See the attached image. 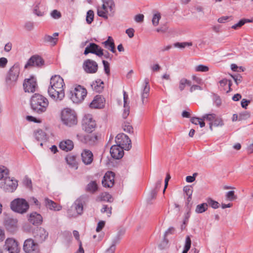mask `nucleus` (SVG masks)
<instances>
[{"label":"nucleus","instance_id":"f257e3e1","mask_svg":"<svg viewBox=\"0 0 253 253\" xmlns=\"http://www.w3.org/2000/svg\"><path fill=\"white\" fill-rule=\"evenodd\" d=\"M65 84L63 78L59 75H54L50 80V85L48 89V94L54 100L61 101L65 96Z\"/></svg>","mask_w":253,"mask_h":253},{"label":"nucleus","instance_id":"f03ea898","mask_svg":"<svg viewBox=\"0 0 253 253\" xmlns=\"http://www.w3.org/2000/svg\"><path fill=\"white\" fill-rule=\"evenodd\" d=\"M48 104V99L38 93L34 94L31 99V105L32 109L38 113L45 112Z\"/></svg>","mask_w":253,"mask_h":253},{"label":"nucleus","instance_id":"7ed1b4c3","mask_svg":"<svg viewBox=\"0 0 253 253\" xmlns=\"http://www.w3.org/2000/svg\"><path fill=\"white\" fill-rule=\"evenodd\" d=\"M102 4L97 7V15L106 19L115 12V4L113 0H102Z\"/></svg>","mask_w":253,"mask_h":253},{"label":"nucleus","instance_id":"20e7f679","mask_svg":"<svg viewBox=\"0 0 253 253\" xmlns=\"http://www.w3.org/2000/svg\"><path fill=\"white\" fill-rule=\"evenodd\" d=\"M10 207L13 211L21 214L26 213L29 209L28 203L23 198L15 199L11 202Z\"/></svg>","mask_w":253,"mask_h":253},{"label":"nucleus","instance_id":"39448f33","mask_svg":"<svg viewBox=\"0 0 253 253\" xmlns=\"http://www.w3.org/2000/svg\"><path fill=\"white\" fill-rule=\"evenodd\" d=\"M61 120L68 126H72L77 123V119L75 111L70 108H65L61 112Z\"/></svg>","mask_w":253,"mask_h":253},{"label":"nucleus","instance_id":"423d86ee","mask_svg":"<svg viewBox=\"0 0 253 253\" xmlns=\"http://www.w3.org/2000/svg\"><path fill=\"white\" fill-rule=\"evenodd\" d=\"M86 94V89L83 86L78 85L71 91V98L74 102L78 103L84 100Z\"/></svg>","mask_w":253,"mask_h":253},{"label":"nucleus","instance_id":"0eeeda50","mask_svg":"<svg viewBox=\"0 0 253 253\" xmlns=\"http://www.w3.org/2000/svg\"><path fill=\"white\" fill-rule=\"evenodd\" d=\"M96 126L95 121L91 115H85L82 120V127L86 132H92Z\"/></svg>","mask_w":253,"mask_h":253},{"label":"nucleus","instance_id":"6e6552de","mask_svg":"<svg viewBox=\"0 0 253 253\" xmlns=\"http://www.w3.org/2000/svg\"><path fill=\"white\" fill-rule=\"evenodd\" d=\"M150 93V86L148 79H145L140 93V101L138 103L141 105L146 104L148 102Z\"/></svg>","mask_w":253,"mask_h":253},{"label":"nucleus","instance_id":"1a4fd4ad","mask_svg":"<svg viewBox=\"0 0 253 253\" xmlns=\"http://www.w3.org/2000/svg\"><path fill=\"white\" fill-rule=\"evenodd\" d=\"M115 141L117 145L123 149L128 150L131 147L130 139L124 133L118 134L116 137Z\"/></svg>","mask_w":253,"mask_h":253},{"label":"nucleus","instance_id":"9d476101","mask_svg":"<svg viewBox=\"0 0 253 253\" xmlns=\"http://www.w3.org/2000/svg\"><path fill=\"white\" fill-rule=\"evenodd\" d=\"M17 181L15 179L11 178L10 177L5 179L0 183V187L5 191L8 192H13L17 188Z\"/></svg>","mask_w":253,"mask_h":253},{"label":"nucleus","instance_id":"9b49d317","mask_svg":"<svg viewBox=\"0 0 253 253\" xmlns=\"http://www.w3.org/2000/svg\"><path fill=\"white\" fill-rule=\"evenodd\" d=\"M23 85L25 92L29 93L34 92L38 87L36 79L34 77L26 79Z\"/></svg>","mask_w":253,"mask_h":253},{"label":"nucleus","instance_id":"f8f14e48","mask_svg":"<svg viewBox=\"0 0 253 253\" xmlns=\"http://www.w3.org/2000/svg\"><path fill=\"white\" fill-rule=\"evenodd\" d=\"M23 250L26 253H38L39 245L32 239H28L24 242Z\"/></svg>","mask_w":253,"mask_h":253},{"label":"nucleus","instance_id":"ddd939ff","mask_svg":"<svg viewBox=\"0 0 253 253\" xmlns=\"http://www.w3.org/2000/svg\"><path fill=\"white\" fill-rule=\"evenodd\" d=\"M89 53L94 54L100 57L103 55V49L95 43H90L84 51V54L87 55Z\"/></svg>","mask_w":253,"mask_h":253},{"label":"nucleus","instance_id":"4468645a","mask_svg":"<svg viewBox=\"0 0 253 253\" xmlns=\"http://www.w3.org/2000/svg\"><path fill=\"white\" fill-rule=\"evenodd\" d=\"M20 73V66L16 63L10 68L6 77V82H16L18 78Z\"/></svg>","mask_w":253,"mask_h":253},{"label":"nucleus","instance_id":"2eb2a0df","mask_svg":"<svg viewBox=\"0 0 253 253\" xmlns=\"http://www.w3.org/2000/svg\"><path fill=\"white\" fill-rule=\"evenodd\" d=\"M83 205L80 200H76L71 209L68 210V214L70 216L76 217L83 213Z\"/></svg>","mask_w":253,"mask_h":253},{"label":"nucleus","instance_id":"dca6fc26","mask_svg":"<svg viewBox=\"0 0 253 253\" xmlns=\"http://www.w3.org/2000/svg\"><path fill=\"white\" fill-rule=\"evenodd\" d=\"M5 249L9 253H19L20 248L18 242L13 238H8L5 242Z\"/></svg>","mask_w":253,"mask_h":253},{"label":"nucleus","instance_id":"f3484780","mask_svg":"<svg viewBox=\"0 0 253 253\" xmlns=\"http://www.w3.org/2000/svg\"><path fill=\"white\" fill-rule=\"evenodd\" d=\"M44 61L42 58L39 55H33L28 61L25 65V68H27L29 66L41 67L43 65Z\"/></svg>","mask_w":253,"mask_h":253},{"label":"nucleus","instance_id":"a211bd4d","mask_svg":"<svg viewBox=\"0 0 253 253\" xmlns=\"http://www.w3.org/2000/svg\"><path fill=\"white\" fill-rule=\"evenodd\" d=\"M84 68L85 71L88 73H95L97 71L98 65L95 61L87 59L84 63Z\"/></svg>","mask_w":253,"mask_h":253},{"label":"nucleus","instance_id":"6ab92c4d","mask_svg":"<svg viewBox=\"0 0 253 253\" xmlns=\"http://www.w3.org/2000/svg\"><path fill=\"white\" fill-rule=\"evenodd\" d=\"M115 174L112 171H107L102 180V183L104 187H111L114 184Z\"/></svg>","mask_w":253,"mask_h":253},{"label":"nucleus","instance_id":"aec40b11","mask_svg":"<svg viewBox=\"0 0 253 253\" xmlns=\"http://www.w3.org/2000/svg\"><path fill=\"white\" fill-rule=\"evenodd\" d=\"M105 99L100 95H96L90 103L89 106L91 108H102L104 106Z\"/></svg>","mask_w":253,"mask_h":253},{"label":"nucleus","instance_id":"412c9836","mask_svg":"<svg viewBox=\"0 0 253 253\" xmlns=\"http://www.w3.org/2000/svg\"><path fill=\"white\" fill-rule=\"evenodd\" d=\"M123 150L119 145H113L110 149L111 155L114 159H119L122 158L124 155Z\"/></svg>","mask_w":253,"mask_h":253},{"label":"nucleus","instance_id":"4be33fe9","mask_svg":"<svg viewBox=\"0 0 253 253\" xmlns=\"http://www.w3.org/2000/svg\"><path fill=\"white\" fill-rule=\"evenodd\" d=\"M59 147L62 150L68 152L73 149L74 144L73 141L70 139H65L59 143Z\"/></svg>","mask_w":253,"mask_h":253},{"label":"nucleus","instance_id":"5701e85b","mask_svg":"<svg viewBox=\"0 0 253 253\" xmlns=\"http://www.w3.org/2000/svg\"><path fill=\"white\" fill-rule=\"evenodd\" d=\"M82 160L85 165H90L93 160L92 153L89 150H84L82 153Z\"/></svg>","mask_w":253,"mask_h":253},{"label":"nucleus","instance_id":"b1692460","mask_svg":"<svg viewBox=\"0 0 253 253\" xmlns=\"http://www.w3.org/2000/svg\"><path fill=\"white\" fill-rule=\"evenodd\" d=\"M35 238L39 242L44 241L48 236V233L43 228L38 229L35 233Z\"/></svg>","mask_w":253,"mask_h":253},{"label":"nucleus","instance_id":"393cba45","mask_svg":"<svg viewBox=\"0 0 253 253\" xmlns=\"http://www.w3.org/2000/svg\"><path fill=\"white\" fill-rule=\"evenodd\" d=\"M84 136V142L89 144H93L98 139L99 136L97 133L88 132Z\"/></svg>","mask_w":253,"mask_h":253},{"label":"nucleus","instance_id":"a878e982","mask_svg":"<svg viewBox=\"0 0 253 253\" xmlns=\"http://www.w3.org/2000/svg\"><path fill=\"white\" fill-rule=\"evenodd\" d=\"M28 220L33 224H40L42 221V218L41 214L37 212H32L29 215Z\"/></svg>","mask_w":253,"mask_h":253},{"label":"nucleus","instance_id":"bb28decb","mask_svg":"<svg viewBox=\"0 0 253 253\" xmlns=\"http://www.w3.org/2000/svg\"><path fill=\"white\" fill-rule=\"evenodd\" d=\"M45 206L50 210L59 211L61 210L62 207L55 203L54 201L49 200L48 198H45Z\"/></svg>","mask_w":253,"mask_h":253},{"label":"nucleus","instance_id":"cd10ccee","mask_svg":"<svg viewBox=\"0 0 253 253\" xmlns=\"http://www.w3.org/2000/svg\"><path fill=\"white\" fill-rule=\"evenodd\" d=\"M102 44L106 49L109 50L112 53L116 52L114 40L111 37H108L107 40L103 42Z\"/></svg>","mask_w":253,"mask_h":253},{"label":"nucleus","instance_id":"c85d7f7f","mask_svg":"<svg viewBox=\"0 0 253 253\" xmlns=\"http://www.w3.org/2000/svg\"><path fill=\"white\" fill-rule=\"evenodd\" d=\"M65 159L67 163L71 168L75 169H78V163L76 161V156L72 155H68L67 156Z\"/></svg>","mask_w":253,"mask_h":253},{"label":"nucleus","instance_id":"c756f323","mask_svg":"<svg viewBox=\"0 0 253 253\" xmlns=\"http://www.w3.org/2000/svg\"><path fill=\"white\" fill-rule=\"evenodd\" d=\"M224 122L223 119L221 117H218L216 116L215 119L213 120L212 122L209 123V127L211 130H212L213 126L216 127H221L223 126Z\"/></svg>","mask_w":253,"mask_h":253},{"label":"nucleus","instance_id":"7c9ffc66","mask_svg":"<svg viewBox=\"0 0 253 253\" xmlns=\"http://www.w3.org/2000/svg\"><path fill=\"white\" fill-rule=\"evenodd\" d=\"M103 82L101 80H98L93 82L91 86L92 88L96 92H100L103 89Z\"/></svg>","mask_w":253,"mask_h":253},{"label":"nucleus","instance_id":"2f4dec72","mask_svg":"<svg viewBox=\"0 0 253 253\" xmlns=\"http://www.w3.org/2000/svg\"><path fill=\"white\" fill-rule=\"evenodd\" d=\"M58 36V33H54L53 34V36L46 35L44 37V41L46 42H50L52 45H54L56 44L57 41V38H56V37Z\"/></svg>","mask_w":253,"mask_h":253},{"label":"nucleus","instance_id":"473e14b6","mask_svg":"<svg viewBox=\"0 0 253 253\" xmlns=\"http://www.w3.org/2000/svg\"><path fill=\"white\" fill-rule=\"evenodd\" d=\"M9 170L4 166L0 167V180L3 181L9 177Z\"/></svg>","mask_w":253,"mask_h":253},{"label":"nucleus","instance_id":"72a5a7b5","mask_svg":"<svg viewBox=\"0 0 253 253\" xmlns=\"http://www.w3.org/2000/svg\"><path fill=\"white\" fill-rule=\"evenodd\" d=\"M191 82L186 78H182L180 80L178 85V88L180 91L184 89L186 85H191Z\"/></svg>","mask_w":253,"mask_h":253},{"label":"nucleus","instance_id":"f704fd0d","mask_svg":"<svg viewBox=\"0 0 253 253\" xmlns=\"http://www.w3.org/2000/svg\"><path fill=\"white\" fill-rule=\"evenodd\" d=\"M34 136L36 139L39 141H42L46 139L45 132L41 129H39L35 131Z\"/></svg>","mask_w":253,"mask_h":253},{"label":"nucleus","instance_id":"c9c22d12","mask_svg":"<svg viewBox=\"0 0 253 253\" xmlns=\"http://www.w3.org/2000/svg\"><path fill=\"white\" fill-rule=\"evenodd\" d=\"M190 122L194 125H199L201 127H203L205 126V123L202 117L201 118L192 117L190 119Z\"/></svg>","mask_w":253,"mask_h":253},{"label":"nucleus","instance_id":"e433bc0d","mask_svg":"<svg viewBox=\"0 0 253 253\" xmlns=\"http://www.w3.org/2000/svg\"><path fill=\"white\" fill-rule=\"evenodd\" d=\"M253 20L249 19H242L240 20L238 23L232 26L231 28L234 30H237L240 28L246 23L253 22Z\"/></svg>","mask_w":253,"mask_h":253},{"label":"nucleus","instance_id":"4c0bfd02","mask_svg":"<svg viewBox=\"0 0 253 253\" xmlns=\"http://www.w3.org/2000/svg\"><path fill=\"white\" fill-rule=\"evenodd\" d=\"M98 200L100 201H107L111 202L112 198L110 194L108 193L104 192L101 193L98 197Z\"/></svg>","mask_w":253,"mask_h":253},{"label":"nucleus","instance_id":"58836bf2","mask_svg":"<svg viewBox=\"0 0 253 253\" xmlns=\"http://www.w3.org/2000/svg\"><path fill=\"white\" fill-rule=\"evenodd\" d=\"M97 188L98 186L96 182L94 181H91L87 184L86 187V190L88 192L94 193L97 190Z\"/></svg>","mask_w":253,"mask_h":253},{"label":"nucleus","instance_id":"ea45409f","mask_svg":"<svg viewBox=\"0 0 253 253\" xmlns=\"http://www.w3.org/2000/svg\"><path fill=\"white\" fill-rule=\"evenodd\" d=\"M73 235L77 240L79 241L80 243L79 250L76 253H84V250L82 247V242L80 240V235L78 231L76 230L74 231Z\"/></svg>","mask_w":253,"mask_h":253},{"label":"nucleus","instance_id":"a19ab883","mask_svg":"<svg viewBox=\"0 0 253 253\" xmlns=\"http://www.w3.org/2000/svg\"><path fill=\"white\" fill-rule=\"evenodd\" d=\"M208 204L203 203L197 206L195 211L197 213H202L208 209Z\"/></svg>","mask_w":253,"mask_h":253},{"label":"nucleus","instance_id":"79ce46f5","mask_svg":"<svg viewBox=\"0 0 253 253\" xmlns=\"http://www.w3.org/2000/svg\"><path fill=\"white\" fill-rule=\"evenodd\" d=\"M194 70L197 72H207L209 71L208 66L200 64L195 67Z\"/></svg>","mask_w":253,"mask_h":253},{"label":"nucleus","instance_id":"37998d69","mask_svg":"<svg viewBox=\"0 0 253 253\" xmlns=\"http://www.w3.org/2000/svg\"><path fill=\"white\" fill-rule=\"evenodd\" d=\"M216 117V114L214 113L206 114L202 116L204 121L205 120L208 121L210 122H212L213 120Z\"/></svg>","mask_w":253,"mask_h":253},{"label":"nucleus","instance_id":"c03bdc74","mask_svg":"<svg viewBox=\"0 0 253 253\" xmlns=\"http://www.w3.org/2000/svg\"><path fill=\"white\" fill-rule=\"evenodd\" d=\"M94 18V12L92 10H89L86 14V22L90 24L93 21Z\"/></svg>","mask_w":253,"mask_h":253},{"label":"nucleus","instance_id":"a18cd8bd","mask_svg":"<svg viewBox=\"0 0 253 253\" xmlns=\"http://www.w3.org/2000/svg\"><path fill=\"white\" fill-rule=\"evenodd\" d=\"M192 45V43L191 42H176L174 44V47L179 48H183L186 46H191Z\"/></svg>","mask_w":253,"mask_h":253},{"label":"nucleus","instance_id":"49530a36","mask_svg":"<svg viewBox=\"0 0 253 253\" xmlns=\"http://www.w3.org/2000/svg\"><path fill=\"white\" fill-rule=\"evenodd\" d=\"M7 222V225L8 227L16 228L17 227L18 220L16 219H10Z\"/></svg>","mask_w":253,"mask_h":253},{"label":"nucleus","instance_id":"de8ad7c7","mask_svg":"<svg viewBox=\"0 0 253 253\" xmlns=\"http://www.w3.org/2000/svg\"><path fill=\"white\" fill-rule=\"evenodd\" d=\"M161 18V16L160 13H156L154 15L152 20L154 26H156L159 24V22Z\"/></svg>","mask_w":253,"mask_h":253},{"label":"nucleus","instance_id":"09e8293b","mask_svg":"<svg viewBox=\"0 0 253 253\" xmlns=\"http://www.w3.org/2000/svg\"><path fill=\"white\" fill-rule=\"evenodd\" d=\"M220 86L222 87H224L226 85L228 84L229 89L230 88L231 85V82L230 81H228L226 79H224L219 82Z\"/></svg>","mask_w":253,"mask_h":253},{"label":"nucleus","instance_id":"8fccbe9b","mask_svg":"<svg viewBox=\"0 0 253 253\" xmlns=\"http://www.w3.org/2000/svg\"><path fill=\"white\" fill-rule=\"evenodd\" d=\"M124 111L122 114V117L124 119H126L129 114V106L128 104L124 105Z\"/></svg>","mask_w":253,"mask_h":253},{"label":"nucleus","instance_id":"3c124183","mask_svg":"<svg viewBox=\"0 0 253 253\" xmlns=\"http://www.w3.org/2000/svg\"><path fill=\"white\" fill-rule=\"evenodd\" d=\"M124 111L122 114V117L124 119H126L129 114V106L128 104L124 105Z\"/></svg>","mask_w":253,"mask_h":253},{"label":"nucleus","instance_id":"603ef678","mask_svg":"<svg viewBox=\"0 0 253 253\" xmlns=\"http://www.w3.org/2000/svg\"><path fill=\"white\" fill-rule=\"evenodd\" d=\"M207 203L208 205H209L213 209H217L219 207V203L211 199H208L207 200Z\"/></svg>","mask_w":253,"mask_h":253},{"label":"nucleus","instance_id":"864d4df0","mask_svg":"<svg viewBox=\"0 0 253 253\" xmlns=\"http://www.w3.org/2000/svg\"><path fill=\"white\" fill-rule=\"evenodd\" d=\"M226 198L229 201H233L234 200L236 199L237 197L234 194V191H230L228 192L226 195Z\"/></svg>","mask_w":253,"mask_h":253},{"label":"nucleus","instance_id":"5fc2aeb1","mask_svg":"<svg viewBox=\"0 0 253 253\" xmlns=\"http://www.w3.org/2000/svg\"><path fill=\"white\" fill-rule=\"evenodd\" d=\"M101 211L102 213L106 212L108 216H110L112 213L111 208H109L106 205H104L103 206V208L101 209Z\"/></svg>","mask_w":253,"mask_h":253},{"label":"nucleus","instance_id":"6e6d98bb","mask_svg":"<svg viewBox=\"0 0 253 253\" xmlns=\"http://www.w3.org/2000/svg\"><path fill=\"white\" fill-rule=\"evenodd\" d=\"M191 246V240L189 236H186L184 249L189 250Z\"/></svg>","mask_w":253,"mask_h":253},{"label":"nucleus","instance_id":"4d7b16f0","mask_svg":"<svg viewBox=\"0 0 253 253\" xmlns=\"http://www.w3.org/2000/svg\"><path fill=\"white\" fill-rule=\"evenodd\" d=\"M123 129L125 131L128 133L132 132L133 128L128 123H125L123 126Z\"/></svg>","mask_w":253,"mask_h":253},{"label":"nucleus","instance_id":"13d9d810","mask_svg":"<svg viewBox=\"0 0 253 253\" xmlns=\"http://www.w3.org/2000/svg\"><path fill=\"white\" fill-rule=\"evenodd\" d=\"M250 116V114L248 112H245L241 113L239 115V121H242L249 118Z\"/></svg>","mask_w":253,"mask_h":253},{"label":"nucleus","instance_id":"bf43d9fd","mask_svg":"<svg viewBox=\"0 0 253 253\" xmlns=\"http://www.w3.org/2000/svg\"><path fill=\"white\" fill-rule=\"evenodd\" d=\"M102 62L105 73L109 75L110 74V64L109 62L105 60H103Z\"/></svg>","mask_w":253,"mask_h":253},{"label":"nucleus","instance_id":"052dcab7","mask_svg":"<svg viewBox=\"0 0 253 253\" xmlns=\"http://www.w3.org/2000/svg\"><path fill=\"white\" fill-rule=\"evenodd\" d=\"M51 16L54 19H59L61 17V14L59 11L53 10L51 13Z\"/></svg>","mask_w":253,"mask_h":253},{"label":"nucleus","instance_id":"680f3d73","mask_svg":"<svg viewBox=\"0 0 253 253\" xmlns=\"http://www.w3.org/2000/svg\"><path fill=\"white\" fill-rule=\"evenodd\" d=\"M105 222L104 221H100L98 224L96 229L97 232H100L104 227Z\"/></svg>","mask_w":253,"mask_h":253},{"label":"nucleus","instance_id":"e2e57ef3","mask_svg":"<svg viewBox=\"0 0 253 253\" xmlns=\"http://www.w3.org/2000/svg\"><path fill=\"white\" fill-rule=\"evenodd\" d=\"M231 17V16H223L217 19V21L219 23H225L227 21H228V19Z\"/></svg>","mask_w":253,"mask_h":253},{"label":"nucleus","instance_id":"0e129e2a","mask_svg":"<svg viewBox=\"0 0 253 253\" xmlns=\"http://www.w3.org/2000/svg\"><path fill=\"white\" fill-rule=\"evenodd\" d=\"M7 59L5 57H1L0 58V67L4 68L7 63Z\"/></svg>","mask_w":253,"mask_h":253},{"label":"nucleus","instance_id":"69168bd1","mask_svg":"<svg viewBox=\"0 0 253 253\" xmlns=\"http://www.w3.org/2000/svg\"><path fill=\"white\" fill-rule=\"evenodd\" d=\"M134 20L136 22L139 23L143 21L144 15L142 14H139L135 15Z\"/></svg>","mask_w":253,"mask_h":253},{"label":"nucleus","instance_id":"338daca9","mask_svg":"<svg viewBox=\"0 0 253 253\" xmlns=\"http://www.w3.org/2000/svg\"><path fill=\"white\" fill-rule=\"evenodd\" d=\"M29 202L32 204L37 206H40V204L39 201L35 197H31L29 200Z\"/></svg>","mask_w":253,"mask_h":253},{"label":"nucleus","instance_id":"774afa93","mask_svg":"<svg viewBox=\"0 0 253 253\" xmlns=\"http://www.w3.org/2000/svg\"><path fill=\"white\" fill-rule=\"evenodd\" d=\"M250 101L246 99H243L241 101V106L243 108L246 109L248 105L250 104Z\"/></svg>","mask_w":253,"mask_h":253}]
</instances>
